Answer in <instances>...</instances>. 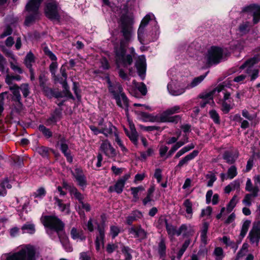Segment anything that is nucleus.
<instances>
[{
    "label": "nucleus",
    "mask_w": 260,
    "mask_h": 260,
    "mask_svg": "<svg viewBox=\"0 0 260 260\" xmlns=\"http://www.w3.org/2000/svg\"><path fill=\"white\" fill-rule=\"evenodd\" d=\"M111 8L115 16L120 18L121 32L122 35L119 44H116L114 47L115 62L117 68L120 66L127 67L132 63L134 56L135 50L133 47L131 48V54H125L126 48L132 40L134 35V17L131 14H127L128 7L125 4H118L117 6L113 4Z\"/></svg>",
    "instance_id": "f257e3e1"
},
{
    "label": "nucleus",
    "mask_w": 260,
    "mask_h": 260,
    "mask_svg": "<svg viewBox=\"0 0 260 260\" xmlns=\"http://www.w3.org/2000/svg\"><path fill=\"white\" fill-rule=\"evenodd\" d=\"M3 256L7 260H36L35 250L30 245H26L15 253H5Z\"/></svg>",
    "instance_id": "f03ea898"
},
{
    "label": "nucleus",
    "mask_w": 260,
    "mask_h": 260,
    "mask_svg": "<svg viewBox=\"0 0 260 260\" xmlns=\"http://www.w3.org/2000/svg\"><path fill=\"white\" fill-rule=\"evenodd\" d=\"M41 221L45 227L49 229L47 231L49 234L53 230L57 233L60 239L59 232L63 230L64 224L59 218L54 216L46 215L41 217Z\"/></svg>",
    "instance_id": "7ed1b4c3"
},
{
    "label": "nucleus",
    "mask_w": 260,
    "mask_h": 260,
    "mask_svg": "<svg viewBox=\"0 0 260 260\" xmlns=\"http://www.w3.org/2000/svg\"><path fill=\"white\" fill-rule=\"evenodd\" d=\"M42 0H29L25 6L28 15L26 17L25 24L29 25L39 17V8Z\"/></svg>",
    "instance_id": "20e7f679"
},
{
    "label": "nucleus",
    "mask_w": 260,
    "mask_h": 260,
    "mask_svg": "<svg viewBox=\"0 0 260 260\" xmlns=\"http://www.w3.org/2000/svg\"><path fill=\"white\" fill-rule=\"evenodd\" d=\"M259 60L260 56L259 55H255L247 59L240 67V69H246V73L250 77V81L255 80L258 76V69L254 68L253 66L258 63Z\"/></svg>",
    "instance_id": "39448f33"
},
{
    "label": "nucleus",
    "mask_w": 260,
    "mask_h": 260,
    "mask_svg": "<svg viewBox=\"0 0 260 260\" xmlns=\"http://www.w3.org/2000/svg\"><path fill=\"white\" fill-rule=\"evenodd\" d=\"M154 18L153 13H150L147 14L142 20L141 24L138 30V39L141 44H144L145 41L150 42L149 32L145 29L146 26L148 25L150 20Z\"/></svg>",
    "instance_id": "423d86ee"
},
{
    "label": "nucleus",
    "mask_w": 260,
    "mask_h": 260,
    "mask_svg": "<svg viewBox=\"0 0 260 260\" xmlns=\"http://www.w3.org/2000/svg\"><path fill=\"white\" fill-rule=\"evenodd\" d=\"M180 111L181 107L178 105L168 108L159 114L160 122L177 123L180 120V116L179 115L171 116V115L178 113Z\"/></svg>",
    "instance_id": "0eeeda50"
},
{
    "label": "nucleus",
    "mask_w": 260,
    "mask_h": 260,
    "mask_svg": "<svg viewBox=\"0 0 260 260\" xmlns=\"http://www.w3.org/2000/svg\"><path fill=\"white\" fill-rule=\"evenodd\" d=\"M108 88L109 91L112 94L116 104L120 105V98H121L125 104L126 96L123 91V88L121 85L118 82L112 83L109 79L108 80Z\"/></svg>",
    "instance_id": "6e6552de"
},
{
    "label": "nucleus",
    "mask_w": 260,
    "mask_h": 260,
    "mask_svg": "<svg viewBox=\"0 0 260 260\" xmlns=\"http://www.w3.org/2000/svg\"><path fill=\"white\" fill-rule=\"evenodd\" d=\"M223 50L221 48L213 46L208 50L205 59L208 65L219 63L222 58Z\"/></svg>",
    "instance_id": "1a4fd4ad"
},
{
    "label": "nucleus",
    "mask_w": 260,
    "mask_h": 260,
    "mask_svg": "<svg viewBox=\"0 0 260 260\" xmlns=\"http://www.w3.org/2000/svg\"><path fill=\"white\" fill-rule=\"evenodd\" d=\"M59 7L56 2L53 0L48 1L45 6V13L46 16L50 19L58 20Z\"/></svg>",
    "instance_id": "9d476101"
},
{
    "label": "nucleus",
    "mask_w": 260,
    "mask_h": 260,
    "mask_svg": "<svg viewBox=\"0 0 260 260\" xmlns=\"http://www.w3.org/2000/svg\"><path fill=\"white\" fill-rule=\"evenodd\" d=\"M223 87L221 86L217 87L213 90L208 92L203 93L200 95V98L202 99L200 103V106L204 108L207 104L214 103L213 100V95L216 91L219 92L222 90Z\"/></svg>",
    "instance_id": "9b49d317"
},
{
    "label": "nucleus",
    "mask_w": 260,
    "mask_h": 260,
    "mask_svg": "<svg viewBox=\"0 0 260 260\" xmlns=\"http://www.w3.org/2000/svg\"><path fill=\"white\" fill-rule=\"evenodd\" d=\"M243 11L244 13H248L253 16L252 22L256 24L260 21V6L252 5L245 7Z\"/></svg>",
    "instance_id": "f8f14e48"
},
{
    "label": "nucleus",
    "mask_w": 260,
    "mask_h": 260,
    "mask_svg": "<svg viewBox=\"0 0 260 260\" xmlns=\"http://www.w3.org/2000/svg\"><path fill=\"white\" fill-rule=\"evenodd\" d=\"M169 93L172 95H179L183 93L187 89L186 85L180 86L176 81H171L167 86Z\"/></svg>",
    "instance_id": "ddd939ff"
},
{
    "label": "nucleus",
    "mask_w": 260,
    "mask_h": 260,
    "mask_svg": "<svg viewBox=\"0 0 260 260\" xmlns=\"http://www.w3.org/2000/svg\"><path fill=\"white\" fill-rule=\"evenodd\" d=\"M249 237L252 244H256L257 246L260 240V221L255 222L252 229L249 233Z\"/></svg>",
    "instance_id": "4468645a"
},
{
    "label": "nucleus",
    "mask_w": 260,
    "mask_h": 260,
    "mask_svg": "<svg viewBox=\"0 0 260 260\" xmlns=\"http://www.w3.org/2000/svg\"><path fill=\"white\" fill-rule=\"evenodd\" d=\"M100 150L106 156L109 158H113L115 157L117 154L115 149L107 140L103 141L100 147Z\"/></svg>",
    "instance_id": "2eb2a0df"
},
{
    "label": "nucleus",
    "mask_w": 260,
    "mask_h": 260,
    "mask_svg": "<svg viewBox=\"0 0 260 260\" xmlns=\"http://www.w3.org/2000/svg\"><path fill=\"white\" fill-rule=\"evenodd\" d=\"M135 66L137 69L139 76L142 80H144L146 74V62L144 55L140 56L136 62Z\"/></svg>",
    "instance_id": "dca6fc26"
},
{
    "label": "nucleus",
    "mask_w": 260,
    "mask_h": 260,
    "mask_svg": "<svg viewBox=\"0 0 260 260\" xmlns=\"http://www.w3.org/2000/svg\"><path fill=\"white\" fill-rule=\"evenodd\" d=\"M129 176L128 175H125L123 176L116 182L114 187L110 186L109 187V191L111 192L115 191L117 193H121L123 191L125 182L129 178Z\"/></svg>",
    "instance_id": "f3484780"
},
{
    "label": "nucleus",
    "mask_w": 260,
    "mask_h": 260,
    "mask_svg": "<svg viewBox=\"0 0 260 260\" xmlns=\"http://www.w3.org/2000/svg\"><path fill=\"white\" fill-rule=\"evenodd\" d=\"M129 234H131L135 238L144 239L146 237V233L140 225L133 226L128 229Z\"/></svg>",
    "instance_id": "a211bd4d"
},
{
    "label": "nucleus",
    "mask_w": 260,
    "mask_h": 260,
    "mask_svg": "<svg viewBox=\"0 0 260 260\" xmlns=\"http://www.w3.org/2000/svg\"><path fill=\"white\" fill-rule=\"evenodd\" d=\"M149 22L151 23V24L153 25L152 29L149 31L150 42L154 41L158 38L160 33L159 28L155 17L154 18L150 20Z\"/></svg>",
    "instance_id": "6ab92c4d"
},
{
    "label": "nucleus",
    "mask_w": 260,
    "mask_h": 260,
    "mask_svg": "<svg viewBox=\"0 0 260 260\" xmlns=\"http://www.w3.org/2000/svg\"><path fill=\"white\" fill-rule=\"evenodd\" d=\"M73 175L75 178L78 184L82 188H84L87 185L86 178L83 174L82 170L79 168H76L74 172H72Z\"/></svg>",
    "instance_id": "aec40b11"
},
{
    "label": "nucleus",
    "mask_w": 260,
    "mask_h": 260,
    "mask_svg": "<svg viewBox=\"0 0 260 260\" xmlns=\"http://www.w3.org/2000/svg\"><path fill=\"white\" fill-rule=\"evenodd\" d=\"M223 98L222 104V111L224 113H228L230 110L232 108L231 105V93L228 91H223Z\"/></svg>",
    "instance_id": "412c9836"
},
{
    "label": "nucleus",
    "mask_w": 260,
    "mask_h": 260,
    "mask_svg": "<svg viewBox=\"0 0 260 260\" xmlns=\"http://www.w3.org/2000/svg\"><path fill=\"white\" fill-rule=\"evenodd\" d=\"M198 153L199 151L198 150H193L190 153L182 158L176 166V169L181 168L184 166L187 165L189 161L193 159L198 155Z\"/></svg>",
    "instance_id": "4be33fe9"
},
{
    "label": "nucleus",
    "mask_w": 260,
    "mask_h": 260,
    "mask_svg": "<svg viewBox=\"0 0 260 260\" xmlns=\"http://www.w3.org/2000/svg\"><path fill=\"white\" fill-rule=\"evenodd\" d=\"M98 230L99 231V235L96 236L95 240V247L98 251L101 248V246L104 245V240L105 238V230L103 225L98 224Z\"/></svg>",
    "instance_id": "5701e85b"
},
{
    "label": "nucleus",
    "mask_w": 260,
    "mask_h": 260,
    "mask_svg": "<svg viewBox=\"0 0 260 260\" xmlns=\"http://www.w3.org/2000/svg\"><path fill=\"white\" fill-rule=\"evenodd\" d=\"M251 25L249 21H243L241 23L237 28V33L240 36H244L247 34L250 30Z\"/></svg>",
    "instance_id": "b1692460"
},
{
    "label": "nucleus",
    "mask_w": 260,
    "mask_h": 260,
    "mask_svg": "<svg viewBox=\"0 0 260 260\" xmlns=\"http://www.w3.org/2000/svg\"><path fill=\"white\" fill-rule=\"evenodd\" d=\"M54 199L55 201V204L56 205L59 210L64 213L66 214H68L70 212V205L68 204H63L62 200L59 199V197L57 195L54 196Z\"/></svg>",
    "instance_id": "393cba45"
},
{
    "label": "nucleus",
    "mask_w": 260,
    "mask_h": 260,
    "mask_svg": "<svg viewBox=\"0 0 260 260\" xmlns=\"http://www.w3.org/2000/svg\"><path fill=\"white\" fill-rule=\"evenodd\" d=\"M103 120H101L99 122V124L101 127V134H103L106 136L112 134L113 131L116 129V127L114 126L111 122L108 123L107 124L103 125Z\"/></svg>",
    "instance_id": "a878e982"
},
{
    "label": "nucleus",
    "mask_w": 260,
    "mask_h": 260,
    "mask_svg": "<svg viewBox=\"0 0 260 260\" xmlns=\"http://www.w3.org/2000/svg\"><path fill=\"white\" fill-rule=\"evenodd\" d=\"M157 251L160 258L164 260L166 256V239L162 236L160 238V241L158 245Z\"/></svg>",
    "instance_id": "bb28decb"
},
{
    "label": "nucleus",
    "mask_w": 260,
    "mask_h": 260,
    "mask_svg": "<svg viewBox=\"0 0 260 260\" xmlns=\"http://www.w3.org/2000/svg\"><path fill=\"white\" fill-rule=\"evenodd\" d=\"M61 115V110L55 109L53 113L51 114L49 118L47 120V124L51 125L56 123L60 120Z\"/></svg>",
    "instance_id": "cd10ccee"
},
{
    "label": "nucleus",
    "mask_w": 260,
    "mask_h": 260,
    "mask_svg": "<svg viewBox=\"0 0 260 260\" xmlns=\"http://www.w3.org/2000/svg\"><path fill=\"white\" fill-rule=\"evenodd\" d=\"M8 56L10 57L13 60L10 61V67L11 69L19 74L22 73V70L18 66L17 62L16 61L15 58L13 54L11 51L7 52Z\"/></svg>",
    "instance_id": "c85d7f7f"
},
{
    "label": "nucleus",
    "mask_w": 260,
    "mask_h": 260,
    "mask_svg": "<svg viewBox=\"0 0 260 260\" xmlns=\"http://www.w3.org/2000/svg\"><path fill=\"white\" fill-rule=\"evenodd\" d=\"M193 232V230L190 225L183 224L177 230V236H180L182 234L184 236H187L191 234Z\"/></svg>",
    "instance_id": "c756f323"
},
{
    "label": "nucleus",
    "mask_w": 260,
    "mask_h": 260,
    "mask_svg": "<svg viewBox=\"0 0 260 260\" xmlns=\"http://www.w3.org/2000/svg\"><path fill=\"white\" fill-rule=\"evenodd\" d=\"M207 74L208 72H207L204 75H202L199 77H196L192 80L190 83L185 84L186 88H187V89H189L198 86L204 80V79L207 76Z\"/></svg>",
    "instance_id": "7c9ffc66"
},
{
    "label": "nucleus",
    "mask_w": 260,
    "mask_h": 260,
    "mask_svg": "<svg viewBox=\"0 0 260 260\" xmlns=\"http://www.w3.org/2000/svg\"><path fill=\"white\" fill-rule=\"evenodd\" d=\"M141 118L145 121H149L151 122H160V118L159 115H153L146 112H141L140 113Z\"/></svg>",
    "instance_id": "2f4dec72"
},
{
    "label": "nucleus",
    "mask_w": 260,
    "mask_h": 260,
    "mask_svg": "<svg viewBox=\"0 0 260 260\" xmlns=\"http://www.w3.org/2000/svg\"><path fill=\"white\" fill-rule=\"evenodd\" d=\"M209 223L207 222L203 223L202 227L201 230V238L202 243L206 245L207 244V234L209 228Z\"/></svg>",
    "instance_id": "473e14b6"
},
{
    "label": "nucleus",
    "mask_w": 260,
    "mask_h": 260,
    "mask_svg": "<svg viewBox=\"0 0 260 260\" xmlns=\"http://www.w3.org/2000/svg\"><path fill=\"white\" fill-rule=\"evenodd\" d=\"M71 235L74 240L83 241L85 239L83 232L81 230L78 231L75 228H73L71 231Z\"/></svg>",
    "instance_id": "72a5a7b5"
},
{
    "label": "nucleus",
    "mask_w": 260,
    "mask_h": 260,
    "mask_svg": "<svg viewBox=\"0 0 260 260\" xmlns=\"http://www.w3.org/2000/svg\"><path fill=\"white\" fill-rule=\"evenodd\" d=\"M126 135L129 138L131 141L135 145H137L138 141V133L134 127H131V131L129 132H126Z\"/></svg>",
    "instance_id": "f704fd0d"
},
{
    "label": "nucleus",
    "mask_w": 260,
    "mask_h": 260,
    "mask_svg": "<svg viewBox=\"0 0 260 260\" xmlns=\"http://www.w3.org/2000/svg\"><path fill=\"white\" fill-rule=\"evenodd\" d=\"M183 206L185 208V211L187 213L186 217L187 219H190L192 218V204L189 199H186L183 202Z\"/></svg>",
    "instance_id": "c9c22d12"
},
{
    "label": "nucleus",
    "mask_w": 260,
    "mask_h": 260,
    "mask_svg": "<svg viewBox=\"0 0 260 260\" xmlns=\"http://www.w3.org/2000/svg\"><path fill=\"white\" fill-rule=\"evenodd\" d=\"M238 154L230 151H226L223 154V158L226 161L230 164L234 163L238 158Z\"/></svg>",
    "instance_id": "e433bc0d"
},
{
    "label": "nucleus",
    "mask_w": 260,
    "mask_h": 260,
    "mask_svg": "<svg viewBox=\"0 0 260 260\" xmlns=\"http://www.w3.org/2000/svg\"><path fill=\"white\" fill-rule=\"evenodd\" d=\"M142 215L141 212L139 211H135L132 213V214L128 216L126 218V223L128 225H131L132 223L138 219L142 217Z\"/></svg>",
    "instance_id": "4c0bfd02"
},
{
    "label": "nucleus",
    "mask_w": 260,
    "mask_h": 260,
    "mask_svg": "<svg viewBox=\"0 0 260 260\" xmlns=\"http://www.w3.org/2000/svg\"><path fill=\"white\" fill-rule=\"evenodd\" d=\"M41 88L45 95L49 98H51L52 97L59 98L60 96V93L54 91L52 88L48 87L46 85L43 86Z\"/></svg>",
    "instance_id": "58836bf2"
},
{
    "label": "nucleus",
    "mask_w": 260,
    "mask_h": 260,
    "mask_svg": "<svg viewBox=\"0 0 260 260\" xmlns=\"http://www.w3.org/2000/svg\"><path fill=\"white\" fill-rule=\"evenodd\" d=\"M245 190L248 192H251V193H254L256 190V193L258 194L259 187L256 184H255L253 186L250 179L248 178L246 182Z\"/></svg>",
    "instance_id": "ea45409f"
},
{
    "label": "nucleus",
    "mask_w": 260,
    "mask_h": 260,
    "mask_svg": "<svg viewBox=\"0 0 260 260\" xmlns=\"http://www.w3.org/2000/svg\"><path fill=\"white\" fill-rule=\"evenodd\" d=\"M254 193H247L245 194L244 199L242 200V203L246 206H250L251 205V199L252 198H255L258 196L256 193V191H254Z\"/></svg>",
    "instance_id": "a19ab883"
},
{
    "label": "nucleus",
    "mask_w": 260,
    "mask_h": 260,
    "mask_svg": "<svg viewBox=\"0 0 260 260\" xmlns=\"http://www.w3.org/2000/svg\"><path fill=\"white\" fill-rule=\"evenodd\" d=\"M168 235L169 237L172 239L174 236H177V230L176 229V226L173 225L171 223H168L167 224V226L166 227Z\"/></svg>",
    "instance_id": "79ce46f5"
},
{
    "label": "nucleus",
    "mask_w": 260,
    "mask_h": 260,
    "mask_svg": "<svg viewBox=\"0 0 260 260\" xmlns=\"http://www.w3.org/2000/svg\"><path fill=\"white\" fill-rule=\"evenodd\" d=\"M70 191L71 195L74 196V197L78 200L79 203L83 201L84 198L82 194L78 191L77 188L74 187L70 186Z\"/></svg>",
    "instance_id": "37998d69"
},
{
    "label": "nucleus",
    "mask_w": 260,
    "mask_h": 260,
    "mask_svg": "<svg viewBox=\"0 0 260 260\" xmlns=\"http://www.w3.org/2000/svg\"><path fill=\"white\" fill-rule=\"evenodd\" d=\"M34 61V54L30 52L27 53L24 59V63L26 67L29 69H32V63Z\"/></svg>",
    "instance_id": "c03bdc74"
},
{
    "label": "nucleus",
    "mask_w": 260,
    "mask_h": 260,
    "mask_svg": "<svg viewBox=\"0 0 260 260\" xmlns=\"http://www.w3.org/2000/svg\"><path fill=\"white\" fill-rule=\"evenodd\" d=\"M9 89L12 91L15 100L19 102L21 99V95L19 91V87L16 84L10 86Z\"/></svg>",
    "instance_id": "a18cd8bd"
},
{
    "label": "nucleus",
    "mask_w": 260,
    "mask_h": 260,
    "mask_svg": "<svg viewBox=\"0 0 260 260\" xmlns=\"http://www.w3.org/2000/svg\"><path fill=\"white\" fill-rule=\"evenodd\" d=\"M222 241L226 246H231L235 252L238 249V244H236L234 241H231L227 236H223Z\"/></svg>",
    "instance_id": "49530a36"
},
{
    "label": "nucleus",
    "mask_w": 260,
    "mask_h": 260,
    "mask_svg": "<svg viewBox=\"0 0 260 260\" xmlns=\"http://www.w3.org/2000/svg\"><path fill=\"white\" fill-rule=\"evenodd\" d=\"M23 233H27L32 234L35 232V225L32 223L24 224L21 228Z\"/></svg>",
    "instance_id": "de8ad7c7"
},
{
    "label": "nucleus",
    "mask_w": 260,
    "mask_h": 260,
    "mask_svg": "<svg viewBox=\"0 0 260 260\" xmlns=\"http://www.w3.org/2000/svg\"><path fill=\"white\" fill-rule=\"evenodd\" d=\"M57 145L59 147L61 152L64 151V150H67L69 149L67 141L63 137L60 138L57 143Z\"/></svg>",
    "instance_id": "09e8293b"
},
{
    "label": "nucleus",
    "mask_w": 260,
    "mask_h": 260,
    "mask_svg": "<svg viewBox=\"0 0 260 260\" xmlns=\"http://www.w3.org/2000/svg\"><path fill=\"white\" fill-rule=\"evenodd\" d=\"M250 223V221L248 220H246L244 221L241 228V232L240 234V236L242 238H243L245 236L249 228Z\"/></svg>",
    "instance_id": "8fccbe9b"
},
{
    "label": "nucleus",
    "mask_w": 260,
    "mask_h": 260,
    "mask_svg": "<svg viewBox=\"0 0 260 260\" xmlns=\"http://www.w3.org/2000/svg\"><path fill=\"white\" fill-rule=\"evenodd\" d=\"M121 251L124 254V260H132V255L131 253L133 252L132 249L127 246H123L122 248Z\"/></svg>",
    "instance_id": "3c124183"
},
{
    "label": "nucleus",
    "mask_w": 260,
    "mask_h": 260,
    "mask_svg": "<svg viewBox=\"0 0 260 260\" xmlns=\"http://www.w3.org/2000/svg\"><path fill=\"white\" fill-rule=\"evenodd\" d=\"M209 114L210 117L213 120L215 124H220V117L217 112L215 110H211L209 111Z\"/></svg>",
    "instance_id": "603ef678"
},
{
    "label": "nucleus",
    "mask_w": 260,
    "mask_h": 260,
    "mask_svg": "<svg viewBox=\"0 0 260 260\" xmlns=\"http://www.w3.org/2000/svg\"><path fill=\"white\" fill-rule=\"evenodd\" d=\"M39 130L47 138H49L52 136V133L51 131L44 125H40L39 126Z\"/></svg>",
    "instance_id": "864d4df0"
},
{
    "label": "nucleus",
    "mask_w": 260,
    "mask_h": 260,
    "mask_svg": "<svg viewBox=\"0 0 260 260\" xmlns=\"http://www.w3.org/2000/svg\"><path fill=\"white\" fill-rule=\"evenodd\" d=\"M237 202V196L235 195L232 198L226 206V211L228 213H230L233 210Z\"/></svg>",
    "instance_id": "5fc2aeb1"
},
{
    "label": "nucleus",
    "mask_w": 260,
    "mask_h": 260,
    "mask_svg": "<svg viewBox=\"0 0 260 260\" xmlns=\"http://www.w3.org/2000/svg\"><path fill=\"white\" fill-rule=\"evenodd\" d=\"M43 51L46 55H47L52 61H56L57 57L56 55L48 48V47H45Z\"/></svg>",
    "instance_id": "6e6d98bb"
},
{
    "label": "nucleus",
    "mask_w": 260,
    "mask_h": 260,
    "mask_svg": "<svg viewBox=\"0 0 260 260\" xmlns=\"http://www.w3.org/2000/svg\"><path fill=\"white\" fill-rule=\"evenodd\" d=\"M237 175V168L235 166H232L228 170V177L230 179L234 178Z\"/></svg>",
    "instance_id": "4d7b16f0"
},
{
    "label": "nucleus",
    "mask_w": 260,
    "mask_h": 260,
    "mask_svg": "<svg viewBox=\"0 0 260 260\" xmlns=\"http://www.w3.org/2000/svg\"><path fill=\"white\" fill-rule=\"evenodd\" d=\"M189 142L188 141V138L186 135H185L184 136V140L183 141H177L175 144H174L173 146L177 149L178 150L179 148L183 146L186 143H188Z\"/></svg>",
    "instance_id": "13d9d810"
},
{
    "label": "nucleus",
    "mask_w": 260,
    "mask_h": 260,
    "mask_svg": "<svg viewBox=\"0 0 260 260\" xmlns=\"http://www.w3.org/2000/svg\"><path fill=\"white\" fill-rule=\"evenodd\" d=\"M46 194V191L43 187H40L34 193V197L35 198H38L42 199Z\"/></svg>",
    "instance_id": "bf43d9fd"
},
{
    "label": "nucleus",
    "mask_w": 260,
    "mask_h": 260,
    "mask_svg": "<svg viewBox=\"0 0 260 260\" xmlns=\"http://www.w3.org/2000/svg\"><path fill=\"white\" fill-rule=\"evenodd\" d=\"M153 153L154 149L152 147H150L146 151L141 153V157L143 159H146L147 157L151 156Z\"/></svg>",
    "instance_id": "052dcab7"
},
{
    "label": "nucleus",
    "mask_w": 260,
    "mask_h": 260,
    "mask_svg": "<svg viewBox=\"0 0 260 260\" xmlns=\"http://www.w3.org/2000/svg\"><path fill=\"white\" fill-rule=\"evenodd\" d=\"M19 88L21 90L23 95L25 98L27 97L29 94V86L28 84H22Z\"/></svg>",
    "instance_id": "680f3d73"
},
{
    "label": "nucleus",
    "mask_w": 260,
    "mask_h": 260,
    "mask_svg": "<svg viewBox=\"0 0 260 260\" xmlns=\"http://www.w3.org/2000/svg\"><path fill=\"white\" fill-rule=\"evenodd\" d=\"M118 248V243H109L106 247L108 253H112Z\"/></svg>",
    "instance_id": "e2e57ef3"
},
{
    "label": "nucleus",
    "mask_w": 260,
    "mask_h": 260,
    "mask_svg": "<svg viewBox=\"0 0 260 260\" xmlns=\"http://www.w3.org/2000/svg\"><path fill=\"white\" fill-rule=\"evenodd\" d=\"M37 151L43 157H47L48 153V148L44 146L39 147L37 148Z\"/></svg>",
    "instance_id": "0e129e2a"
},
{
    "label": "nucleus",
    "mask_w": 260,
    "mask_h": 260,
    "mask_svg": "<svg viewBox=\"0 0 260 260\" xmlns=\"http://www.w3.org/2000/svg\"><path fill=\"white\" fill-rule=\"evenodd\" d=\"M138 90L143 95H146L147 92L146 85L142 82L136 85Z\"/></svg>",
    "instance_id": "69168bd1"
},
{
    "label": "nucleus",
    "mask_w": 260,
    "mask_h": 260,
    "mask_svg": "<svg viewBox=\"0 0 260 260\" xmlns=\"http://www.w3.org/2000/svg\"><path fill=\"white\" fill-rule=\"evenodd\" d=\"M206 177L209 179L208 181L207 186L209 187H211L213 186V183L216 181V177L215 175L213 174H208Z\"/></svg>",
    "instance_id": "338daca9"
},
{
    "label": "nucleus",
    "mask_w": 260,
    "mask_h": 260,
    "mask_svg": "<svg viewBox=\"0 0 260 260\" xmlns=\"http://www.w3.org/2000/svg\"><path fill=\"white\" fill-rule=\"evenodd\" d=\"M169 147L166 145H161L159 149V153L161 157L166 156L167 152L168 151Z\"/></svg>",
    "instance_id": "774afa93"
}]
</instances>
